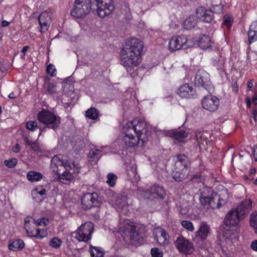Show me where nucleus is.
Masks as SVG:
<instances>
[{"instance_id": "57", "label": "nucleus", "mask_w": 257, "mask_h": 257, "mask_svg": "<svg viewBox=\"0 0 257 257\" xmlns=\"http://www.w3.org/2000/svg\"><path fill=\"white\" fill-rule=\"evenodd\" d=\"M25 227L29 236L35 237L36 234H35L33 231L31 230L29 227H28V226L26 225Z\"/></svg>"}, {"instance_id": "52", "label": "nucleus", "mask_w": 257, "mask_h": 257, "mask_svg": "<svg viewBox=\"0 0 257 257\" xmlns=\"http://www.w3.org/2000/svg\"><path fill=\"white\" fill-rule=\"evenodd\" d=\"M62 167L66 170H69L72 169L73 167H74V163H72L70 161L65 160L63 159Z\"/></svg>"}, {"instance_id": "53", "label": "nucleus", "mask_w": 257, "mask_h": 257, "mask_svg": "<svg viewBox=\"0 0 257 257\" xmlns=\"http://www.w3.org/2000/svg\"><path fill=\"white\" fill-rule=\"evenodd\" d=\"M153 257H163V252L157 248H153L151 251Z\"/></svg>"}, {"instance_id": "6", "label": "nucleus", "mask_w": 257, "mask_h": 257, "mask_svg": "<svg viewBox=\"0 0 257 257\" xmlns=\"http://www.w3.org/2000/svg\"><path fill=\"white\" fill-rule=\"evenodd\" d=\"M93 229V223L91 222H86L74 231L72 233V236L79 241L87 242L91 238Z\"/></svg>"}, {"instance_id": "24", "label": "nucleus", "mask_w": 257, "mask_h": 257, "mask_svg": "<svg viewBox=\"0 0 257 257\" xmlns=\"http://www.w3.org/2000/svg\"><path fill=\"white\" fill-rule=\"evenodd\" d=\"M102 156L101 151L99 149H91L88 155V162L92 165H95Z\"/></svg>"}, {"instance_id": "44", "label": "nucleus", "mask_w": 257, "mask_h": 257, "mask_svg": "<svg viewBox=\"0 0 257 257\" xmlns=\"http://www.w3.org/2000/svg\"><path fill=\"white\" fill-rule=\"evenodd\" d=\"M62 242L60 239L58 237H54L50 240L49 245L53 248H59Z\"/></svg>"}, {"instance_id": "10", "label": "nucleus", "mask_w": 257, "mask_h": 257, "mask_svg": "<svg viewBox=\"0 0 257 257\" xmlns=\"http://www.w3.org/2000/svg\"><path fill=\"white\" fill-rule=\"evenodd\" d=\"M194 83L196 86L206 89L210 84L209 74L203 70H199L196 74Z\"/></svg>"}, {"instance_id": "27", "label": "nucleus", "mask_w": 257, "mask_h": 257, "mask_svg": "<svg viewBox=\"0 0 257 257\" xmlns=\"http://www.w3.org/2000/svg\"><path fill=\"white\" fill-rule=\"evenodd\" d=\"M125 231L129 234L132 240L137 241L140 239V234L137 231V227L132 225H127Z\"/></svg>"}, {"instance_id": "3", "label": "nucleus", "mask_w": 257, "mask_h": 257, "mask_svg": "<svg viewBox=\"0 0 257 257\" xmlns=\"http://www.w3.org/2000/svg\"><path fill=\"white\" fill-rule=\"evenodd\" d=\"M124 128L130 130L132 132H133L137 135L138 139L143 142L146 141L147 139L148 125L143 119L136 118L132 121L128 122Z\"/></svg>"}, {"instance_id": "36", "label": "nucleus", "mask_w": 257, "mask_h": 257, "mask_svg": "<svg viewBox=\"0 0 257 257\" xmlns=\"http://www.w3.org/2000/svg\"><path fill=\"white\" fill-rule=\"evenodd\" d=\"M200 196L199 198H206L211 197L215 193L213 192L212 189L209 187H204L199 190Z\"/></svg>"}, {"instance_id": "62", "label": "nucleus", "mask_w": 257, "mask_h": 257, "mask_svg": "<svg viewBox=\"0 0 257 257\" xmlns=\"http://www.w3.org/2000/svg\"><path fill=\"white\" fill-rule=\"evenodd\" d=\"M29 48V46H25L23 47L22 50L21 51V53H24V55H25L26 53L28 51Z\"/></svg>"}, {"instance_id": "20", "label": "nucleus", "mask_w": 257, "mask_h": 257, "mask_svg": "<svg viewBox=\"0 0 257 257\" xmlns=\"http://www.w3.org/2000/svg\"><path fill=\"white\" fill-rule=\"evenodd\" d=\"M63 157L61 155L54 156L51 161L50 168L53 172L59 173L61 170L59 168H62Z\"/></svg>"}, {"instance_id": "29", "label": "nucleus", "mask_w": 257, "mask_h": 257, "mask_svg": "<svg viewBox=\"0 0 257 257\" xmlns=\"http://www.w3.org/2000/svg\"><path fill=\"white\" fill-rule=\"evenodd\" d=\"M194 138L199 146L200 145L205 146L207 144L208 140L204 132L200 131L195 132Z\"/></svg>"}, {"instance_id": "40", "label": "nucleus", "mask_w": 257, "mask_h": 257, "mask_svg": "<svg viewBox=\"0 0 257 257\" xmlns=\"http://www.w3.org/2000/svg\"><path fill=\"white\" fill-rule=\"evenodd\" d=\"M117 177L112 173H109L107 175V184L110 187H113L117 180Z\"/></svg>"}, {"instance_id": "28", "label": "nucleus", "mask_w": 257, "mask_h": 257, "mask_svg": "<svg viewBox=\"0 0 257 257\" xmlns=\"http://www.w3.org/2000/svg\"><path fill=\"white\" fill-rule=\"evenodd\" d=\"M209 232V227L205 224H202L200 225L196 233L197 236L200 238L201 240H204L206 238Z\"/></svg>"}, {"instance_id": "34", "label": "nucleus", "mask_w": 257, "mask_h": 257, "mask_svg": "<svg viewBox=\"0 0 257 257\" xmlns=\"http://www.w3.org/2000/svg\"><path fill=\"white\" fill-rule=\"evenodd\" d=\"M57 177H58L59 180L61 182L64 183V181H71L73 179V175L72 173H71L69 170H65L62 173H60V171L59 173H56Z\"/></svg>"}, {"instance_id": "31", "label": "nucleus", "mask_w": 257, "mask_h": 257, "mask_svg": "<svg viewBox=\"0 0 257 257\" xmlns=\"http://www.w3.org/2000/svg\"><path fill=\"white\" fill-rule=\"evenodd\" d=\"M126 200L127 198L124 196H118L115 202L116 207L122 211L126 210L128 207Z\"/></svg>"}, {"instance_id": "49", "label": "nucleus", "mask_w": 257, "mask_h": 257, "mask_svg": "<svg viewBox=\"0 0 257 257\" xmlns=\"http://www.w3.org/2000/svg\"><path fill=\"white\" fill-rule=\"evenodd\" d=\"M26 128L32 132L35 131L38 128L37 123L35 121L29 120L26 124Z\"/></svg>"}, {"instance_id": "23", "label": "nucleus", "mask_w": 257, "mask_h": 257, "mask_svg": "<svg viewBox=\"0 0 257 257\" xmlns=\"http://www.w3.org/2000/svg\"><path fill=\"white\" fill-rule=\"evenodd\" d=\"M153 198L164 199L166 196V191L163 186L158 184H154L151 187Z\"/></svg>"}, {"instance_id": "43", "label": "nucleus", "mask_w": 257, "mask_h": 257, "mask_svg": "<svg viewBox=\"0 0 257 257\" xmlns=\"http://www.w3.org/2000/svg\"><path fill=\"white\" fill-rule=\"evenodd\" d=\"M47 92L51 95L58 93L57 85L53 83H49L47 85Z\"/></svg>"}, {"instance_id": "56", "label": "nucleus", "mask_w": 257, "mask_h": 257, "mask_svg": "<svg viewBox=\"0 0 257 257\" xmlns=\"http://www.w3.org/2000/svg\"><path fill=\"white\" fill-rule=\"evenodd\" d=\"M24 140L29 146H31V147H33V145L36 146V143L29 140L27 136L24 137Z\"/></svg>"}, {"instance_id": "11", "label": "nucleus", "mask_w": 257, "mask_h": 257, "mask_svg": "<svg viewBox=\"0 0 257 257\" xmlns=\"http://www.w3.org/2000/svg\"><path fill=\"white\" fill-rule=\"evenodd\" d=\"M124 134L125 135L123 136L121 142V145L124 149L137 146L139 141H141L138 139V138L136 139L134 137L130 130L125 129Z\"/></svg>"}, {"instance_id": "48", "label": "nucleus", "mask_w": 257, "mask_h": 257, "mask_svg": "<svg viewBox=\"0 0 257 257\" xmlns=\"http://www.w3.org/2000/svg\"><path fill=\"white\" fill-rule=\"evenodd\" d=\"M18 163V160L16 158H13L4 161V164L9 168H14Z\"/></svg>"}, {"instance_id": "59", "label": "nucleus", "mask_w": 257, "mask_h": 257, "mask_svg": "<svg viewBox=\"0 0 257 257\" xmlns=\"http://www.w3.org/2000/svg\"><path fill=\"white\" fill-rule=\"evenodd\" d=\"M251 248L252 250L257 251V240H253L251 243Z\"/></svg>"}, {"instance_id": "9", "label": "nucleus", "mask_w": 257, "mask_h": 257, "mask_svg": "<svg viewBox=\"0 0 257 257\" xmlns=\"http://www.w3.org/2000/svg\"><path fill=\"white\" fill-rule=\"evenodd\" d=\"M178 251L185 254H190L194 250L193 243L182 235L179 236L174 242Z\"/></svg>"}, {"instance_id": "58", "label": "nucleus", "mask_w": 257, "mask_h": 257, "mask_svg": "<svg viewBox=\"0 0 257 257\" xmlns=\"http://www.w3.org/2000/svg\"><path fill=\"white\" fill-rule=\"evenodd\" d=\"M224 63V60L221 58V60H220V62L218 63V64L216 65L217 68L218 70H221L223 68V65Z\"/></svg>"}, {"instance_id": "47", "label": "nucleus", "mask_w": 257, "mask_h": 257, "mask_svg": "<svg viewBox=\"0 0 257 257\" xmlns=\"http://www.w3.org/2000/svg\"><path fill=\"white\" fill-rule=\"evenodd\" d=\"M250 225L254 228L255 233L257 234V213L250 215Z\"/></svg>"}, {"instance_id": "54", "label": "nucleus", "mask_w": 257, "mask_h": 257, "mask_svg": "<svg viewBox=\"0 0 257 257\" xmlns=\"http://www.w3.org/2000/svg\"><path fill=\"white\" fill-rule=\"evenodd\" d=\"M56 69L55 66L52 64H49L47 67V72L51 76L56 75Z\"/></svg>"}, {"instance_id": "38", "label": "nucleus", "mask_w": 257, "mask_h": 257, "mask_svg": "<svg viewBox=\"0 0 257 257\" xmlns=\"http://www.w3.org/2000/svg\"><path fill=\"white\" fill-rule=\"evenodd\" d=\"M137 193L144 199L153 200V194L151 188L150 190H145L144 189H139Z\"/></svg>"}, {"instance_id": "4", "label": "nucleus", "mask_w": 257, "mask_h": 257, "mask_svg": "<svg viewBox=\"0 0 257 257\" xmlns=\"http://www.w3.org/2000/svg\"><path fill=\"white\" fill-rule=\"evenodd\" d=\"M92 10H96L100 18L109 15L114 10L112 0H91Z\"/></svg>"}, {"instance_id": "39", "label": "nucleus", "mask_w": 257, "mask_h": 257, "mask_svg": "<svg viewBox=\"0 0 257 257\" xmlns=\"http://www.w3.org/2000/svg\"><path fill=\"white\" fill-rule=\"evenodd\" d=\"M85 115L90 119L95 120L98 118V111L95 108L91 107L86 111Z\"/></svg>"}, {"instance_id": "42", "label": "nucleus", "mask_w": 257, "mask_h": 257, "mask_svg": "<svg viewBox=\"0 0 257 257\" xmlns=\"http://www.w3.org/2000/svg\"><path fill=\"white\" fill-rule=\"evenodd\" d=\"M233 22V19L229 15H225L223 18L222 25L226 26L227 28H230Z\"/></svg>"}, {"instance_id": "17", "label": "nucleus", "mask_w": 257, "mask_h": 257, "mask_svg": "<svg viewBox=\"0 0 257 257\" xmlns=\"http://www.w3.org/2000/svg\"><path fill=\"white\" fill-rule=\"evenodd\" d=\"M252 208V201L250 199H245L235 208V211L243 218L247 214Z\"/></svg>"}, {"instance_id": "13", "label": "nucleus", "mask_w": 257, "mask_h": 257, "mask_svg": "<svg viewBox=\"0 0 257 257\" xmlns=\"http://www.w3.org/2000/svg\"><path fill=\"white\" fill-rule=\"evenodd\" d=\"M225 195L223 197L221 196V195L215 193L211 197V201L210 202V208L213 209H218L220 208L223 205H225L227 201V198L228 195L227 194L226 189L224 190Z\"/></svg>"}, {"instance_id": "26", "label": "nucleus", "mask_w": 257, "mask_h": 257, "mask_svg": "<svg viewBox=\"0 0 257 257\" xmlns=\"http://www.w3.org/2000/svg\"><path fill=\"white\" fill-rule=\"evenodd\" d=\"M25 246V243L22 239H16L12 241L9 244V248L12 251L22 250Z\"/></svg>"}, {"instance_id": "18", "label": "nucleus", "mask_w": 257, "mask_h": 257, "mask_svg": "<svg viewBox=\"0 0 257 257\" xmlns=\"http://www.w3.org/2000/svg\"><path fill=\"white\" fill-rule=\"evenodd\" d=\"M177 94L182 98H190L196 94V91L192 85L186 83L178 89Z\"/></svg>"}, {"instance_id": "35", "label": "nucleus", "mask_w": 257, "mask_h": 257, "mask_svg": "<svg viewBox=\"0 0 257 257\" xmlns=\"http://www.w3.org/2000/svg\"><path fill=\"white\" fill-rule=\"evenodd\" d=\"M27 177L30 182L40 181L42 178V175L38 172L34 171H29L27 173Z\"/></svg>"}, {"instance_id": "64", "label": "nucleus", "mask_w": 257, "mask_h": 257, "mask_svg": "<svg viewBox=\"0 0 257 257\" xmlns=\"http://www.w3.org/2000/svg\"><path fill=\"white\" fill-rule=\"evenodd\" d=\"M252 117H253L254 121H256V118H257V110H253L252 111Z\"/></svg>"}, {"instance_id": "2", "label": "nucleus", "mask_w": 257, "mask_h": 257, "mask_svg": "<svg viewBox=\"0 0 257 257\" xmlns=\"http://www.w3.org/2000/svg\"><path fill=\"white\" fill-rule=\"evenodd\" d=\"M37 117L40 122L47 125V127H39V136L42 134V132L45 131L47 127L55 130L59 126L60 117L48 110L42 109L39 111L37 114Z\"/></svg>"}, {"instance_id": "15", "label": "nucleus", "mask_w": 257, "mask_h": 257, "mask_svg": "<svg viewBox=\"0 0 257 257\" xmlns=\"http://www.w3.org/2000/svg\"><path fill=\"white\" fill-rule=\"evenodd\" d=\"M196 14L199 19L206 23L211 22L214 18L212 10H206L202 7H199L196 9Z\"/></svg>"}, {"instance_id": "50", "label": "nucleus", "mask_w": 257, "mask_h": 257, "mask_svg": "<svg viewBox=\"0 0 257 257\" xmlns=\"http://www.w3.org/2000/svg\"><path fill=\"white\" fill-rule=\"evenodd\" d=\"M223 8L224 6L222 4L220 3L218 5H212V11L213 13H214L215 14H220L223 13Z\"/></svg>"}, {"instance_id": "12", "label": "nucleus", "mask_w": 257, "mask_h": 257, "mask_svg": "<svg viewBox=\"0 0 257 257\" xmlns=\"http://www.w3.org/2000/svg\"><path fill=\"white\" fill-rule=\"evenodd\" d=\"M219 104V99L215 96L208 95L202 100V107L210 111H215Z\"/></svg>"}, {"instance_id": "16", "label": "nucleus", "mask_w": 257, "mask_h": 257, "mask_svg": "<svg viewBox=\"0 0 257 257\" xmlns=\"http://www.w3.org/2000/svg\"><path fill=\"white\" fill-rule=\"evenodd\" d=\"M51 20V14L50 13L44 11L41 13L38 18V21L41 32H45L48 29Z\"/></svg>"}, {"instance_id": "33", "label": "nucleus", "mask_w": 257, "mask_h": 257, "mask_svg": "<svg viewBox=\"0 0 257 257\" xmlns=\"http://www.w3.org/2000/svg\"><path fill=\"white\" fill-rule=\"evenodd\" d=\"M170 135L172 138H174L175 140L179 142H181L182 139L187 137L188 133L185 131H173L170 133Z\"/></svg>"}, {"instance_id": "51", "label": "nucleus", "mask_w": 257, "mask_h": 257, "mask_svg": "<svg viewBox=\"0 0 257 257\" xmlns=\"http://www.w3.org/2000/svg\"><path fill=\"white\" fill-rule=\"evenodd\" d=\"M36 232L35 238L37 239H42L47 235V231L45 229L40 230L39 229H36Z\"/></svg>"}, {"instance_id": "1", "label": "nucleus", "mask_w": 257, "mask_h": 257, "mask_svg": "<svg viewBox=\"0 0 257 257\" xmlns=\"http://www.w3.org/2000/svg\"><path fill=\"white\" fill-rule=\"evenodd\" d=\"M143 49V44L140 40L135 38L126 40L125 45L122 49L120 64L127 72L139 64Z\"/></svg>"}, {"instance_id": "63", "label": "nucleus", "mask_w": 257, "mask_h": 257, "mask_svg": "<svg viewBox=\"0 0 257 257\" xmlns=\"http://www.w3.org/2000/svg\"><path fill=\"white\" fill-rule=\"evenodd\" d=\"M252 102L254 105L257 104V96L255 94H254L252 96Z\"/></svg>"}, {"instance_id": "22", "label": "nucleus", "mask_w": 257, "mask_h": 257, "mask_svg": "<svg viewBox=\"0 0 257 257\" xmlns=\"http://www.w3.org/2000/svg\"><path fill=\"white\" fill-rule=\"evenodd\" d=\"M177 161L176 162V166L177 167H182V168H180L182 171H184V170L187 171V167L190 165V161L187 156L184 154L179 155L177 156Z\"/></svg>"}, {"instance_id": "19", "label": "nucleus", "mask_w": 257, "mask_h": 257, "mask_svg": "<svg viewBox=\"0 0 257 257\" xmlns=\"http://www.w3.org/2000/svg\"><path fill=\"white\" fill-rule=\"evenodd\" d=\"M154 238L158 243L161 245H165L169 243V235L165 230L161 228L155 230Z\"/></svg>"}, {"instance_id": "61", "label": "nucleus", "mask_w": 257, "mask_h": 257, "mask_svg": "<svg viewBox=\"0 0 257 257\" xmlns=\"http://www.w3.org/2000/svg\"><path fill=\"white\" fill-rule=\"evenodd\" d=\"M252 155L255 161H257V147L252 150Z\"/></svg>"}, {"instance_id": "46", "label": "nucleus", "mask_w": 257, "mask_h": 257, "mask_svg": "<svg viewBox=\"0 0 257 257\" xmlns=\"http://www.w3.org/2000/svg\"><path fill=\"white\" fill-rule=\"evenodd\" d=\"M211 197L199 199L201 206L203 208L206 209H208L210 208V202L211 201Z\"/></svg>"}, {"instance_id": "7", "label": "nucleus", "mask_w": 257, "mask_h": 257, "mask_svg": "<svg viewBox=\"0 0 257 257\" xmlns=\"http://www.w3.org/2000/svg\"><path fill=\"white\" fill-rule=\"evenodd\" d=\"M193 46L192 42L188 40L186 35L173 37L169 41L168 47L171 52L176 51L182 48L186 49Z\"/></svg>"}, {"instance_id": "14", "label": "nucleus", "mask_w": 257, "mask_h": 257, "mask_svg": "<svg viewBox=\"0 0 257 257\" xmlns=\"http://www.w3.org/2000/svg\"><path fill=\"white\" fill-rule=\"evenodd\" d=\"M243 219L234 209H231L227 214L224 219V224L228 227L236 226L238 224L240 220Z\"/></svg>"}, {"instance_id": "37", "label": "nucleus", "mask_w": 257, "mask_h": 257, "mask_svg": "<svg viewBox=\"0 0 257 257\" xmlns=\"http://www.w3.org/2000/svg\"><path fill=\"white\" fill-rule=\"evenodd\" d=\"M90 253L91 257H103L104 251L103 249L100 247L90 246Z\"/></svg>"}, {"instance_id": "30", "label": "nucleus", "mask_w": 257, "mask_h": 257, "mask_svg": "<svg viewBox=\"0 0 257 257\" xmlns=\"http://www.w3.org/2000/svg\"><path fill=\"white\" fill-rule=\"evenodd\" d=\"M197 18L195 16H190L184 22V27L187 30L194 28L197 25Z\"/></svg>"}, {"instance_id": "21", "label": "nucleus", "mask_w": 257, "mask_h": 257, "mask_svg": "<svg viewBox=\"0 0 257 257\" xmlns=\"http://www.w3.org/2000/svg\"><path fill=\"white\" fill-rule=\"evenodd\" d=\"M197 42L199 47L203 50H209L212 47L213 43L208 35H200Z\"/></svg>"}, {"instance_id": "55", "label": "nucleus", "mask_w": 257, "mask_h": 257, "mask_svg": "<svg viewBox=\"0 0 257 257\" xmlns=\"http://www.w3.org/2000/svg\"><path fill=\"white\" fill-rule=\"evenodd\" d=\"M35 223H37V225H43L46 226L47 225L48 222V219L43 218L42 219H39L37 221L34 220Z\"/></svg>"}, {"instance_id": "8", "label": "nucleus", "mask_w": 257, "mask_h": 257, "mask_svg": "<svg viewBox=\"0 0 257 257\" xmlns=\"http://www.w3.org/2000/svg\"><path fill=\"white\" fill-rule=\"evenodd\" d=\"M82 207L84 210L90 209L92 207L98 206L100 204V198L95 192L87 193L83 195L81 199Z\"/></svg>"}, {"instance_id": "45", "label": "nucleus", "mask_w": 257, "mask_h": 257, "mask_svg": "<svg viewBox=\"0 0 257 257\" xmlns=\"http://www.w3.org/2000/svg\"><path fill=\"white\" fill-rule=\"evenodd\" d=\"M181 224L183 227L189 231H193L194 229L193 223L190 221L182 220L181 222Z\"/></svg>"}, {"instance_id": "41", "label": "nucleus", "mask_w": 257, "mask_h": 257, "mask_svg": "<svg viewBox=\"0 0 257 257\" xmlns=\"http://www.w3.org/2000/svg\"><path fill=\"white\" fill-rule=\"evenodd\" d=\"M190 209V206L189 204V203L186 201L180 205L179 211L181 214L186 215L188 213Z\"/></svg>"}, {"instance_id": "60", "label": "nucleus", "mask_w": 257, "mask_h": 257, "mask_svg": "<svg viewBox=\"0 0 257 257\" xmlns=\"http://www.w3.org/2000/svg\"><path fill=\"white\" fill-rule=\"evenodd\" d=\"M20 146L19 144L15 145L12 149L13 152L15 153H18L20 151Z\"/></svg>"}, {"instance_id": "5", "label": "nucleus", "mask_w": 257, "mask_h": 257, "mask_svg": "<svg viewBox=\"0 0 257 257\" xmlns=\"http://www.w3.org/2000/svg\"><path fill=\"white\" fill-rule=\"evenodd\" d=\"M90 9H92L91 0H75L71 14L76 18H81L85 17Z\"/></svg>"}, {"instance_id": "25", "label": "nucleus", "mask_w": 257, "mask_h": 257, "mask_svg": "<svg viewBox=\"0 0 257 257\" xmlns=\"http://www.w3.org/2000/svg\"><path fill=\"white\" fill-rule=\"evenodd\" d=\"M248 38L250 44L257 41V21L250 25L248 32Z\"/></svg>"}, {"instance_id": "32", "label": "nucleus", "mask_w": 257, "mask_h": 257, "mask_svg": "<svg viewBox=\"0 0 257 257\" xmlns=\"http://www.w3.org/2000/svg\"><path fill=\"white\" fill-rule=\"evenodd\" d=\"M187 176V171L184 170L182 171L180 169L179 170H175L172 173V176L174 179L176 181H182Z\"/></svg>"}]
</instances>
